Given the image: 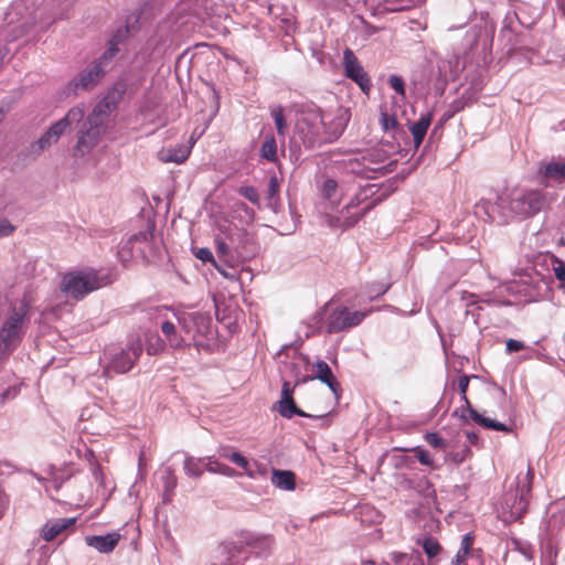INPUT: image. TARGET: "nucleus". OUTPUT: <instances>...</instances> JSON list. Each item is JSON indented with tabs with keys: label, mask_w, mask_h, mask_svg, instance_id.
<instances>
[{
	"label": "nucleus",
	"mask_w": 565,
	"mask_h": 565,
	"mask_svg": "<svg viewBox=\"0 0 565 565\" xmlns=\"http://www.w3.org/2000/svg\"><path fill=\"white\" fill-rule=\"evenodd\" d=\"M194 142H195V139H194V138H191V139H190V145H189L188 147H191V148H192V147H193V145H194Z\"/></svg>",
	"instance_id": "6e6d98bb"
},
{
	"label": "nucleus",
	"mask_w": 565,
	"mask_h": 565,
	"mask_svg": "<svg viewBox=\"0 0 565 565\" xmlns=\"http://www.w3.org/2000/svg\"><path fill=\"white\" fill-rule=\"evenodd\" d=\"M473 535L471 533H467L462 540H461V544H460V548L462 550V553H468L470 554V551L472 548V545H473Z\"/></svg>",
	"instance_id": "a19ab883"
},
{
	"label": "nucleus",
	"mask_w": 565,
	"mask_h": 565,
	"mask_svg": "<svg viewBox=\"0 0 565 565\" xmlns=\"http://www.w3.org/2000/svg\"><path fill=\"white\" fill-rule=\"evenodd\" d=\"M271 481L282 490H294L296 487L295 473L287 470H274Z\"/></svg>",
	"instance_id": "4be33fe9"
},
{
	"label": "nucleus",
	"mask_w": 565,
	"mask_h": 565,
	"mask_svg": "<svg viewBox=\"0 0 565 565\" xmlns=\"http://www.w3.org/2000/svg\"><path fill=\"white\" fill-rule=\"evenodd\" d=\"M271 116L275 120L277 134L281 137H285L287 132V122L284 116L282 107H276L271 110Z\"/></svg>",
	"instance_id": "cd10ccee"
},
{
	"label": "nucleus",
	"mask_w": 565,
	"mask_h": 565,
	"mask_svg": "<svg viewBox=\"0 0 565 565\" xmlns=\"http://www.w3.org/2000/svg\"><path fill=\"white\" fill-rule=\"evenodd\" d=\"M119 49L116 44L111 43L109 49L104 52L102 57L98 61H102V65L104 66V63L111 60L117 53Z\"/></svg>",
	"instance_id": "37998d69"
},
{
	"label": "nucleus",
	"mask_w": 565,
	"mask_h": 565,
	"mask_svg": "<svg viewBox=\"0 0 565 565\" xmlns=\"http://www.w3.org/2000/svg\"><path fill=\"white\" fill-rule=\"evenodd\" d=\"M408 450L415 454L416 458L422 465L434 468V459L431 458L430 454L427 450L423 449L419 446Z\"/></svg>",
	"instance_id": "7c9ffc66"
},
{
	"label": "nucleus",
	"mask_w": 565,
	"mask_h": 565,
	"mask_svg": "<svg viewBox=\"0 0 565 565\" xmlns=\"http://www.w3.org/2000/svg\"><path fill=\"white\" fill-rule=\"evenodd\" d=\"M337 189H338V183L335 180L328 179L323 182L322 192L327 199L333 198L337 192Z\"/></svg>",
	"instance_id": "e433bc0d"
},
{
	"label": "nucleus",
	"mask_w": 565,
	"mask_h": 565,
	"mask_svg": "<svg viewBox=\"0 0 565 565\" xmlns=\"http://www.w3.org/2000/svg\"><path fill=\"white\" fill-rule=\"evenodd\" d=\"M7 395V392L2 393L1 397L4 398Z\"/></svg>",
	"instance_id": "bf43d9fd"
},
{
	"label": "nucleus",
	"mask_w": 565,
	"mask_h": 565,
	"mask_svg": "<svg viewBox=\"0 0 565 565\" xmlns=\"http://www.w3.org/2000/svg\"><path fill=\"white\" fill-rule=\"evenodd\" d=\"M362 565H375V564H374V562H372V561H366V562H363V564H362Z\"/></svg>",
	"instance_id": "5fc2aeb1"
},
{
	"label": "nucleus",
	"mask_w": 565,
	"mask_h": 565,
	"mask_svg": "<svg viewBox=\"0 0 565 565\" xmlns=\"http://www.w3.org/2000/svg\"><path fill=\"white\" fill-rule=\"evenodd\" d=\"M541 173L547 180L565 182V160L553 159L541 168Z\"/></svg>",
	"instance_id": "412c9836"
},
{
	"label": "nucleus",
	"mask_w": 565,
	"mask_h": 565,
	"mask_svg": "<svg viewBox=\"0 0 565 565\" xmlns=\"http://www.w3.org/2000/svg\"><path fill=\"white\" fill-rule=\"evenodd\" d=\"M323 139L324 143H330L337 140L345 128V122L341 117L331 114H323Z\"/></svg>",
	"instance_id": "f3484780"
},
{
	"label": "nucleus",
	"mask_w": 565,
	"mask_h": 565,
	"mask_svg": "<svg viewBox=\"0 0 565 565\" xmlns=\"http://www.w3.org/2000/svg\"><path fill=\"white\" fill-rule=\"evenodd\" d=\"M352 207H356V204H353V203L348 204L345 206L347 213H349Z\"/></svg>",
	"instance_id": "3c124183"
},
{
	"label": "nucleus",
	"mask_w": 565,
	"mask_h": 565,
	"mask_svg": "<svg viewBox=\"0 0 565 565\" xmlns=\"http://www.w3.org/2000/svg\"><path fill=\"white\" fill-rule=\"evenodd\" d=\"M468 555H469L468 553H462V550L459 548L456 556L451 561V565H460V564L465 563Z\"/></svg>",
	"instance_id": "09e8293b"
},
{
	"label": "nucleus",
	"mask_w": 565,
	"mask_h": 565,
	"mask_svg": "<svg viewBox=\"0 0 565 565\" xmlns=\"http://www.w3.org/2000/svg\"><path fill=\"white\" fill-rule=\"evenodd\" d=\"M386 9L391 11H399L405 8L403 0H385Z\"/></svg>",
	"instance_id": "a18cd8bd"
},
{
	"label": "nucleus",
	"mask_w": 565,
	"mask_h": 565,
	"mask_svg": "<svg viewBox=\"0 0 565 565\" xmlns=\"http://www.w3.org/2000/svg\"><path fill=\"white\" fill-rule=\"evenodd\" d=\"M205 469L210 472L220 473L227 477H232L235 473L233 468L218 462L212 457L206 458Z\"/></svg>",
	"instance_id": "bb28decb"
},
{
	"label": "nucleus",
	"mask_w": 565,
	"mask_h": 565,
	"mask_svg": "<svg viewBox=\"0 0 565 565\" xmlns=\"http://www.w3.org/2000/svg\"><path fill=\"white\" fill-rule=\"evenodd\" d=\"M343 65L345 76L354 81L363 92H369L371 88L370 77L350 49H345L343 52Z\"/></svg>",
	"instance_id": "9b49d317"
},
{
	"label": "nucleus",
	"mask_w": 565,
	"mask_h": 565,
	"mask_svg": "<svg viewBox=\"0 0 565 565\" xmlns=\"http://www.w3.org/2000/svg\"><path fill=\"white\" fill-rule=\"evenodd\" d=\"M4 118V113L3 110L0 108V122L3 120Z\"/></svg>",
	"instance_id": "864d4df0"
},
{
	"label": "nucleus",
	"mask_w": 565,
	"mask_h": 565,
	"mask_svg": "<svg viewBox=\"0 0 565 565\" xmlns=\"http://www.w3.org/2000/svg\"><path fill=\"white\" fill-rule=\"evenodd\" d=\"M470 298H471L470 303H473L475 301L472 300V298H475V295H470Z\"/></svg>",
	"instance_id": "13d9d810"
},
{
	"label": "nucleus",
	"mask_w": 565,
	"mask_h": 565,
	"mask_svg": "<svg viewBox=\"0 0 565 565\" xmlns=\"http://www.w3.org/2000/svg\"><path fill=\"white\" fill-rule=\"evenodd\" d=\"M373 206V204L371 205H367L366 207H364L362 210V212H360L359 214H353V215H350V216H343V227L345 228H349V227H352L354 226L359 220L369 211L371 210V207Z\"/></svg>",
	"instance_id": "f704fd0d"
},
{
	"label": "nucleus",
	"mask_w": 565,
	"mask_h": 565,
	"mask_svg": "<svg viewBox=\"0 0 565 565\" xmlns=\"http://www.w3.org/2000/svg\"><path fill=\"white\" fill-rule=\"evenodd\" d=\"M9 505V498L8 495L0 491V519L4 515Z\"/></svg>",
	"instance_id": "49530a36"
},
{
	"label": "nucleus",
	"mask_w": 565,
	"mask_h": 565,
	"mask_svg": "<svg viewBox=\"0 0 565 565\" xmlns=\"http://www.w3.org/2000/svg\"><path fill=\"white\" fill-rule=\"evenodd\" d=\"M422 545H423V550L428 558L436 557L443 550V547L438 543V541L435 539H431V537L426 539Z\"/></svg>",
	"instance_id": "c756f323"
},
{
	"label": "nucleus",
	"mask_w": 565,
	"mask_h": 565,
	"mask_svg": "<svg viewBox=\"0 0 565 565\" xmlns=\"http://www.w3.org/2000/svg\"><path fill=\"white\" fill-rule=\"evenodd\" d=\"M505 345H507V351L509 353L519 352L524 349V343L519 340H514V339H509L505 342Z\"/></svg>",
	"instance_id": "c03bdc74"
},
{
	"label": "nucleus",
	"mask_w": 565,
	"mask_h": 565,
	"mask_svg": "<svg viewBox=\"0 0 565 565\" xmlns=\"http://www.w3.org/2000/svg\"><path fill=\"white\" fill-rule=\"evenodd\" d=\"M469 381H470L469 376L466 374H462L458 377L457 385H458V390L462 396V401L469 408L471 419L473 422L478 423L479 425L483 426L484 428L509 433L511 429L505 424L499 423V422L488 418V417H484L471 407L470 402L467 397Z\"/></svg>",
	"instance_id": "9d476101"
},
{
	"label": "nucleus",
	"mask_w": 565,
	"mask_h": 565,
	"mask_svg": "<svg viewBox=\"0 0 565 565\" xmlns=\"http://www.w3.org/2000/svg\"><path fill=\"white\" fill-rule=\"evenodd\" d=\"M238 193L247 199L250 203L259 205V195L254 186H242L239 188Z\"/></svg>",
	"instance_id": "473e14b6"
},
{
	"label": "nucleus",
	"mask_w": 565,
	"mask_h": 565,
	"mask_svg": "<svg viewBox=\"0 0 565 565\" xmlns=\"http://www.w3.org/2000/svg\"><path fill=\"white\" fill-rule=\"evenodd\" d=\"M14 230L15 227L8 220H0V237L9 236Z\"/></svg>",
	"instance_id": "79ce46f5"
},
{
	"label": "nucleus",
	"mask_w": 565,
	"mask_h": 565,
	"mask_svg": "<svg viewBox=\"0 0 565 565\" xmlns=\"http://www.w3.org/2000/svg\"><path fill=\"white\" fill-rule=\"evenodd\" d=\"M424 438L434 448L445 449L447 446L446 440L437 433H427Z\"/></svg>",
	"instance_id": "2f4dec72"
},
{
	"label": "nucleus",
	"mask_w": 565,
	"mask_h": 565,
	"mask_svg": "<svg viewBox=\"0 0 565 565\" xmlns=\"http://www.w3.org/2000/svg\"><path fill=\"white\" fill-rule=\"evenodd\" d=\"M381 125L385 131L397 127L398 121L395 115H390L386 111L381 113Z\"/></svg>",
	"instance_id": "72a5a7b5"
},
{
	"label": "nucleus",
	"mask_w": 565,
	"mask_h": 565,
	"mask_svg": "<svg viewBox=\"0 0 565 565\" xmlns=\"http://www.w3.org/2000/svg\"><path fill=\"white\" fill-rule=\"evenodd\" d=\"M279 192V182H278V179L273 175L270 179H269V183H268V189H267V193H268V198L269 199H273L275 198Z\"/></svg>",
	"instance_id": "ea45409f"
},
{
	"label": "nucleus",
	"mask_w": 565,
	"mask_h": 565,
	"mask_svg": "<svg viewBox=\"0 0 565 565\" xmlns=\"http://www.w3.org/2000/svg\"><path fill=\"white\" fill-rule=\"evenodd\" d=\"M387 290V287L380 286L379 288H372L367 291V296L370 300L377 298L381 295H384Z\"/></svg>",
	"instance_id": "de8ad7c7"
},
{
	"label": "nucleus",
	"mask_w": 565,
	"mask_h": 565,
	"mask_svg": "<svg viewBox=\"0 0 565 565\" xmlns=\"http://www.w3.org/2000/svg\"><path fill=\"white\" fill-rule=\"evenodd\" d=\"M161 331L172 348H180L183 344V339L178 335L175 326L170 321H164L161 324Z\"/></svg>",
	"instance_id": "a878e982"
},
{
	"label": "nucleus",
	"mask_w": 565,
	"mask_h": 565,
	"mask_svg": "<svg viewBox=\"0 0 565 565\" xmlns=\"http://www.w3.org/2000/svg\"><path fill=\"white\" fill-rule=\"evenodd\" d=\"M85 116V108L83 105H77L72 107L66 115L54 122L46 132L38 140L36 145L41 150L49 148L50 146L57 142L60 137L65 132V130L75 122H79L83 120Z\"/></svg>",
	"instance_id": "0eeeda50"
},
{
	"label": "nucleus",
	"mask_w": 565,
	"mask_h": 565,
	"mask_svg": "<svg viewBox=\"0 0 565 565\" xmlns=\"http://www.w3.org/2000/svg\"><path fill=\"white\" fill-rule=\"evenodd\" d=\"M147 351L149 354L156 353V348L148 347Z\"/></svg>",
	"instance_id": "603ef678"
},
{
	"label": "nucleus",
	"mask_w": 565,
	"mask_h": 565,
	"mask_svg": "<svg viewBox=\"0 0 565 565\" xmlns=\"http://www.w3.org/2000/svg\"><path fill=\"white\" fill-rule=\"evenodd\" d=\"M75 522L76 518H63L47 521L41 530V537L45 542H51L65 530L72 527L75 524Z\"/></svg>",
	"instance_id": "dca6fc26"
},
{
	"label": "nucleus",
	"mask_w": 565,
	"mask_h": 565,
	"mask_svg": "<svg viewBox=\"0 0 565 565\" xmlns=\"http://www.w3.org/2000/svg\"><path fill=\"white\" fill-rule=\"evenodd\" d=\"M205 463L206 459L204 458L188 457L184 460V470L188 476L199 478L203 475Z\"/></svg>",
	"instance_id": "b1692460"
},
{
	"label": "nucleus",
	"mask_w": 565,
	"mask_h": 565,
	"mask_svg": "<svg viewBox=\"0 0 565 565\" xmlns=\"http://www.w3.org/2000/svg\"><path fill=\"white\" fill-rule=\"evenodd\" d=\"M391 87L401 96L405 95V84L402 77L392 75L388 79Z\"/></svg>",
	"instance_id": "c9c22d12"
},
{
	"label": "nucleus",
	"mask_w": 565,
	"mask_h": 565,
	"mask_svg": "<svg viewBox=\"0 0 565 565\" xmlns=\"http://www.w3.org/2000/svg\"><path fill=\"white\" fill-rule=\"evenodd\" d=\"M108 284L106 277H99L94 270L68 273L64 275L61 290L74 299H82L87 294L99 289Z\"/></svg>",
	"instance_id": "20e7f679"
},
{
	"label": "nucleus",
	"mask_w": 565,
	"mask_h": 565,
	"mask_svg": "<svg viewBox=\"0 0 565 565\" xmlns=\"http://www.w3.org/2000/svg\"><path fill=\"white\" fill-rule=\"evenodd\" d=\"M312 371L315 373L313 379H317L328 385V387L335 394V396L339 395L340 392V383L333 375L330 366L324 361H318L313 364Z\"/></svg>",
	"instance_id": "a211bd4d"
},
{
	"label": "nucleus",
	"mask_w": 565,
	"mask_h": 565,
	"mask_svg": "<svg viewBox=\"0 0 565 565\" xmlns=\"http://www.w3.org/2000/svg\"><path fill=\"white\" fill-rule=\"evenodd\" d=\"M323 113L311 110L303 113L296 122V132L307 147H315L324 143L323 137Z\"/></svg>",
	"instance_id": "39448f33"
},
{
	"label": "nucleus",
	"mask_w": 565,
	"mask_h": 565,
	"mask_svg": "<svg viewBox=\"0 0 565 565\" xmlns=\"http://www.w3.org/2000/svg\"><path fill=\"white\" fill-rule=\"evenodd\" d=\"M105 70L102 61L92 62L75 78H73L63 89L65 97L77 96L81 90L93 89L104 77Z\"/></svg>",
	"instance_id": "423d86ee"
},
{
	"label": "nucleus",
	"mask_w": 565,
	"mask_h": 565,
	"mask_svg": "<svg viewBox=\"0 0 565 565\" xmlns=\"http://www.w3.org/2000/svg\"><path fill=\"white\" fill-rule=\"evenodd\" d=\"M534 479V469L529 463L524 476L519 473L516 478V494L513 504L510 508L511 518L521 519L527 510V495L532 490Z\"/></svg>",
	"instance_id": "1a4fd4ad"
},
{
	"label": "nucleus",
	"mask_w": 565,
	"mask_h": 565,
	"mask_svg": "<svg viewBox=\"0 0 565 565\" xmlns=\"http://www.w3.org/2000/svg\"><path fill=\"white\" fill-rule=\"evenodd\" d=\"M195 256H196V258H199L200 260H202L204 263L209 262V263H212L215 265L213 254H212L211 249L207 247L199 248L195 252Z\"/></svg>",
	"instance_id": "58836bf2"
},
{
	"label": "nucleus",
	"mask_w": 565,
	"mask_h": 565,
	"mask_svg": "<svg viewBox=\"0 0 565 565\" xmlns=\"http://www.w3.org/2000/svg\"><path fill=\"white\" fill-rule=\"evenodd\" d=\"M556 266H554L553 270L555 277L561 282L562 287H565V263L558 258L555 259Z\"/></svg>",
	"instance_id": "4c0bfd02"
},
{
	"label": "nucleus",
	"mask_w": 565,
	"mask_h": 565,
	"mask_svg": "<svg viewBox=\"0 0 565 565\" xmlns=\"http://www.w3.org/2000/svg\"><path fill=\"white\" fill-rule=\"evenodd\" d=\"M29 303L22 301L0 328V358L13 351L22 340L23 323L29 312Z\"/></svg>",
	"instance_id": "7ed1b4c3"
},
{
	"label": "nucleus",
	"mask_w": 565,
	"mask_h": 565,
	"mask_svg": "<svg viewBox=\"0 0 565 565\" xmlns=\"http://www.w3.org/2000/svg\"><path fill=\"white\" fill-rule=\"evenodd\" d=\"M191 153V147L178 145L175 147L163 148L158 152V159L163 163L173 162L177 164L186 161Z\"/></svg>",
	"instance_id": "6ab92c4d"
},
{
	"label": "nucleus",
	"mask_w": 565,
	"mask_h": 565,
	"mask_svg": "<svg viewBox=\"0 0 565 565\" xmlns=\"http://www.w3.org/2000/svg\"><path fill=\"white\" fill-rule=\"evenodd\" d=\"M142 353L140 339L132 340L126 350H121L113 360L111 369L117 373H127L130 371Z\"/></svg>",
	"instance_id": "f8f14e48"
},
{
	"label": "nucleus",
	"mask_w": 565,
	"mask_h": 565,
	"mask_svg": "<svg viewBox=\"0 0 565 565\" xmlns=\"http://www.w3.org/2000/svg\"><path fill=\"white\" fill-rule=\"evenodd\" d=\"M392 562L394 565H424L422 555L418 552L415 553H394L392 555Z\"/></svg>",
	"instance_id": "393cba45"
},
{
	"label": "nucleus",
	"mask_w": 565,
	"mask_h": 565,
	"mask_svg": "<svg viewBox=\"0 0 565 565\" xmlns=\"http://www.w3.org/2000/svg\"><path fill=\"white\" fill-rule=\"evenodd\" d=\"M259 154L269 162L277 161V143L274 135L265 136Z\"/></svg>",
	"instance_id": "5701e85b"
},
{
	"label": "nucleus",
	"mask_w": 565,
	"mask_h": 565,
	"mask_svg": "<svg viewBox=\"0 0 565 565\" xmlns=\"http://www.w3.org/2000/svg\"><path fill=\"white\" fill-rule=\"evenodd\" d=\"M228 230V243L218 237L216 238V249L217 253L222 256H227L230 254L231 247L239 253V249L243 248V242L247 238V232L243 228H237L234 226L233 228Z\"/></svg>",
	"instance_id": "4468645a"
},
{
	"label": "nucleus",
	"mask_w": 565,
	"mask_h": 565,
	"mask_svg": "<svg viewBox=\"0 0 565 565\" xmlns=\"http://www.w3.org/2000/svg\"><path fill=\"white\" fill-rule=\"evenodd\" d=\"M544 195L537 190L514 191L510 201V210L519 216L529 217L541 211Z\"/></svg>",
	"instance_id": "6e6552de"
},
{
	"label": "nucleus",
	"mask_w": 565,
	"mask_h": 565,
	"mask_svg": "<svg viewBox=\"0 0 565 565\" xmlns=\"http://www.w3.org/2000/svg\"><path fill=\"white\" fill-rule=\"evenodd\" d=\"M466 436H467V439L469 441V444L471 445H475V446H478L479 445V435L475 431H467L466 433Z\"/></svg>",
	"instance_id": "8fccbe9b"
},
{
	"label": "nucleus",
	"mask_w": 565,
	"mask_h": 565,
	"mask_svg": "<svg viewBox=\"0 0 565 565\" xmlns=\"http://www.w3.org/2000/svg\"><path fill=\"white\" fill-rule=\"evenodd\" d=\"M120 534L117 532L108 533L106 535H90L85 537L88 546L94 547L99 553H110L115 550L120 541Z\"/></svg>",
	"instance_id": "2eb2a0df"
},
{
	"label": "nucleus",
	"mask_w": 565,
	"mask_h": 565,
	"mask_svg": "<svg viewBox=\"0 0 565 565\" xmlns=\"http://www.w3.org/2000/svg\"><path fill=\"white\" fill-rule=\"evenodd\" d=\"M431 121L433 113L429 111L427 114L422 115L416 122L409 125V131L413 136L414 145L416 148H418L422 145Z\"/></svg>",
	"instance_id": "aec40b11"
},
{
	"label": "nucleus",
	"mask_w": 565,
	"mask_h": 565,
	"mask_svg": "<svg viewBox=\"0 0 565 565\" xmlns=\"http://www.w3.org/2000/svg\"><path fill=\"white\" fill-rule=\"evenodd\" d=\"M221 456L225 459H228L238 467L243 468L247 472L249 463L248 460L242 454L237 451L230 452L228 449L225 448L221 452Z\"/></svg>",
	"instance_id": "c85d7f7f"
},
{
	"label": "nucleus",
	"mask_w": 565,
	"mask_h": 565,
	"mask_svg": "<svg viewBox=\"0 0 565 565\" xmlns=\"http://www.w3.org/2000/svg\"><path fill=\"white\" fill-rule=\"evenodd\" d=\"M294 388L290 386L289 382H284L281 390V397L278 402V412L285 418H291L295 415L301 417H312L311 415L305 413L300 409L292 397Z\"/></svg>",
	"instance_id": "ddd939ff"
},
{
	"label": "nucleus",
	"mask_w": 565,
	"mask_h": 565,
	"mask_svg": "<svg viewBox=\"0 0 565 565\" xmlns=\"http://www.w3.org/2000/svg\"><path fill=\"white\" fill-rule=\"evenodd\" d=\"M381 565H394V563L393 562L392 563L384 562Z\"/></svg>",
	"instance_id": "4d7b16f0"
},
{
	"label": "nucleus",
	"mask_w": 565,
	"mask_h": 565,
	"mask_svg": "<svg viewBox=\"0 0 565 565\" xmlns=\"http://www.w3.org/2000/svg\"><path fill=\"white\" fill-rule=\"evenodd\" d=\"M372 311V308L351 310L349 307L337 305L331 300L312 319L316 320V324L322 323L327 333H339L360 326Z\"/></svg>",
	"instance_id": "f03ea898"
},
{
	"label": "nucleus",
	"mask_w": 565,
	"mask_h": 565,
	"mask_svg": "<svg viewBox=\"0 0 565 565\" xmlns=\"http://www.w3.org/2000/svg\"><path fill=\"white\" fill-rule=\"evenodd\" d=\"M126 86L117 83L106 96L99 100L92 113L86 117L77 131V142L73 147V156L83 158L100 142L106 132V122L109 115L117 108Z\"/></svg>",
	"instance_id": "f257e3e1"
}]
</instances>
